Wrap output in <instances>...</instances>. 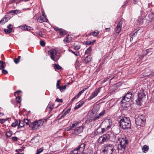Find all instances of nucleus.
<instances>
[{
	"mask_svg": "<svg viewBox=\"0 0 154 154\" xmlns=\"http://www.w3.org/2000/svg\"><path fill=\"white\" fill-rule=\"evenodd\" d=\"M9 19V17L8 16L6 15L2 19V24H4L5 23L8 21Z\"/></svg>",
	"mask_w": 154,
	"mask_h": 154,
	"instance_id": "19",
	"label": "nucleus"
},
{
	"mask_svg": "<svg viewBox=\"0 0 154 154\" xmlns=\"http://www.w3.org/2000/svg\"><path fill=\"white\" fill-rule=\"evenodd\" d=\"M85 145L86 144L84 143H82L78 146L77 149H79L80 151H83L85 149Z\"/></svg>",
	"mask_w": 154,
	"mask_h": 154,
	"instance_id": "15",
	"label": "nucleus"
},
{
	"mask_svg": "<svg viewBox=\"0 0 154 154\" xmlns=\"http://www.w3.org/2000/svg\"><path fill=\"white\" fill-rule=\"evenodd\" d=\"M12 134V132L10 131H8L6 133V136L8 137H10Z\"/></svg>",
	"mask_w": 154,
	"mask_h": 154,
	"instance_id": "39",
	"label": "nucleus"
},
{
	"mask_svg": "<svg viewBox=\"0 0 154 154\" xmlns=\"http://www.w3.org/2000/svg\"><path fill=\"white\" fill-rule=\"evenodd\" d=\"M74 48L75 50H77L80 48V47L78 45H74Z\"/></svg>",
	"mask_w": 154,
	"mask_h": 154,
	"instance_id": "45",
	"label": "nucleus"
},
{
	"mask_svg": "<svg viewBox=\"0 0 154 154\" xmlns=\"http://www.w3.org/2000/svg\"><path fill=\"white\" fill-rule=\"evenodd\" d=\"M4 64H2L0 66V69L2 70L5 68V66L4 65Z\"/></svg>",
	"mask_w": 154,
	"mask_h": 154,
	"instance_id": "50",
	"label": "nucleus"
},
{
	"mask_svg": "<svg viewBox=\"0 0 154 154\" xmlns=\"http://www.w3.org/2000/svg\"><path fill=\"white\" fill-rule=\"evenodd\" d=\"M91 58L90 56H88L85 58V62L86 63H88V62L91 61Z\"/></svg>",
	"mask_w": 154,
	"mask_h": 154,
	"instance_id": "22",
	"label": "nucleus"
},
{
	"mask_svg": "<svg viewBox=\"0 0 154 154\" xmlns=\"http://www.w3.org/2000/svg\"><path fill=\"white\" fill-rule=\"evenodd\" d=\"M24 125L23 124V122L20 120H19V126L18 127V128L19 129L23 127Z\"/></svg>",
	"mask_w": 154,
	"mask_h": 154,
	"instance_id": "26",
	"label": "nucleus"
},
{
	"mask_svg": "<svg viewBox=\"0 0 154 154\" xmlns=\"http://www.w3.org/2000/svg\"><path fill=\"white\" fill-rule=\"evenodd\" d=\"M66 88V85H65L63 86H60L59 88V89L61 92H62L63 91H64Z\"/></svg>",
	"mask_w": 154,
	"mask_h": 154,
	"instance_id": "27",
	"label": "nucleus"
},
{
	"mask_svg": "<svg viewBox=\"0 0 154 154\" xmlns=\"http://www.w3.org/2000/svg\"><path fill=\"white\" fill-rule=\"evenodd\" d=\"M146 119L143 115L137 117L135 119V123L137 125L143 126L145 125Z\"/></svg>",
	"mask_w": 154,
	"mask_h": 154,
	"instance_id": "6",
	"label": "nucleus"
},
{
	"mask_svg": "<svg viewBox=\"0 0 154 154\" xmlns=\"http://www.w3.org/2000/svg\"><path fill=\"white\" fill-rule=\"evenodd\" d=\"M99 31H97V32L95 31H94V32H92V35L93 36L96 37L97 36V35L99 34Z\"/></svg>",
	"mask_w": 154,
	"mask_h": 154,
	"instance_id": "29",
	"label": "nucleus"
},
{
	"mask_svg": "<svg viewBox=\"0 0 154 154\" xmlns=\"http://www.w3.org/2000/svg\"><path fill=\"white\" fill-rule=\"evenodd\" d=\"M138 98L136 100V101L137 105L141 106L143 102H145L146 99L145 95L144 93L142 92L138 93Z\"/></svg>",
	"mask_w": 154,
	"mask_h": 154,
	"instance_id": "5",
	"label": "nucleus"
},
{
	"mask_svg": "<svg viewBox=\"0 0 154 154\" xmlns=\"http://www.w3.org/2000/svg\"><path fill=\"white\" fill-rule=\"evenodd\" d=\"M40 44L42 46L44 47L45 45V43L44 41L42 40L40 41Z\"/></svg>",
	"mask_w": 154,
	"mask_h": 154,
	"instance_id": "41",
	"label": "nucleus"
},
{
	"mask_svg": "<svg viewBox=\"0 0 154 154\" xmlns=\"http://www.w3.org/2000/svg\"><path fill=\"white\" fill-rule=\"evenodd\" d=\"M4 31L6 33V34H9V33H10L12 32L11 29H5Z\"/></svg>",
	"mask_w": 154,
	"mask_h": 154,
	"instance_id": "36",
	"label": "nucleus"
},
{
	"mask_svg": "<svg viewBox=\"0 0 154 154\" xmlns=\"http://www.w3.org/2000/svg\"><path fill=\"white\" fill-rule=\"evenodd\" d=\"M119 123L120 127L123 129L129 128L131 125L129 118L126 117L121 119Z\"/></svg>",
	"mask_w": 154,
	"mask_h": 154,
	"instance_id": "1",
	"label": "nucleus"
},
{
	"mask_svg": "<svg viewBox=\"0 0 154 154\" xmlns=\"http://www.w3.org/2000/svg\"><path fill=\"white\" fill-rule=\"evenodd\" d=\"M117 140L120 141V148L119 146L118 149L119 151V150H124L126 147V145L128 143V140L126 138H121L118 137L117 138Z\"/></svg>",
	"mask_w": 154,
	"mask_h": 154,
	"instance_id": "4",
	"label": "nucleus"
},
{
	"mask_svg": "<svg viewBox=\"0 0 154 154\" xmlns=\"http://www.w3.org/2000/svg\"><path fill=\"white\" fill-rule=\"evenodd\" d=\"M21 29L24 30L26 31H29L31 29V27L29 26H26V25L23 26H19Z\"/></svg>",
	"mask_w": 154,
	"mask_h": 154,
	"instance_id": "16",
	"label": "nucleus"
},
{
	"mask_svg": "<svg viewBox=\"0 0 154 154\" xmlns=\"http://www.w3.org/2000/svg\"><path fill=\"white\" fill-rule=\"evenodd\" d=\"M79 97L77 95L75 97H74L71 100V101L72 102H73V101H74L75 100V99L78 98Z\"/></svg>",
	"mask_w": 154,
	"mask_h": 154,
	"instance_id": "46",
	"label": "nucleus"
},
{
	"mask_svg": "<svg viewBox=\"0 0 154 154\" xmlns=\"http://www.w3.org/2000/svg\"><path fill=\"white\" fill-rule=\"evenodd\" d=\"M149 21L152 22L154 21V13H151L149 14Z\"/></svg>",
	"mask_w": 154,
	"mask_h": 154,
	"instance_id": "17",
	"label": "nucleus"
},
{
	"mask_svg": "<svg viewBox=\"0 0 154 154\" xmlns=\"http://www.w3.org/2000/svg\"><path fill=\"white\" fill-rule=\"evenodd\" d=\"M66 31L63 29H60V35H63L66 34Z\"/></svg>",
	"mask_w": 154,
	"mask_h": 154,
	"instance_id": "25",
	"label": "nucleus"
},
{
	"mask_svg": "<svg viewBox=\"0 0 154 154\" xmlns=\"http://www.w3.org/2000/svg\"><path fill=\"white\" fill-rule=\"evenodd\" d=\"M26 124V125H29V121L28 119H25L24 120Z\"/></svg>",
	"mask_w": 154,
	"mask_h": 154,
	"instance_id": "56",
	"label": "nucleus"
},
{
	"mask_svg": "<svg viewBox=\"0 0 154 154\" xmlns=\"http://www.w3.org/2000/svg\"><path fill=\"white\" fill-rule=\"evenodd\" d=\"M143 22V19L140 17L138 18V19L137 20V24L140 25H141Z\"/></svg>",
	"mask_w": 154,
	"mask_h": 154,
	"instance_id": "21",
	"label": "nucleus"
},
{
	"mask_svg": "<svg viewBox=\"0 0 154 154\" xmlns=\"http://www.w3.org/2000/svg\"><path fill=\"white\" fill-rule=\"evenodd\" d=\"M139 0H133V3L135 4H137L138 2H139Z\"/></svg>",
	"mask_w": 154,
	"mask_h": 154,
	"instance_id": "63",
	"label": "nucleus"
},
{
	"mask_svg": "<svg viewBox=\"0 0 154 154\" xmlns=\"http://www.w3.org/2000/svg\"><path fill=\"white\" fill-rule=\"evenodd\" d=\"M80 151L79 149H78L77 147L75 148L72 151L73 153L74 154H78L79 152Z\"/></svg>",
	"mask_w": 154,
	"mask_h": 154,
	"instance_id": "31",
	"label": "nucleus"
},
{
	"mask_svg": "<svg viewBox=\"0 0 154 154\" xmlns=\"http://www.w3.org/2000/svg\"><path fill=\"white\" fill-rule=\"evenodd\" d=\"M54 29L56 31H60V29H59L58 27H55L54 28Z\"/></svg>",
	"mask_w": 154,
	"mask_h": 154,
	"instance_id": "64",
	"label": "nucleus"
},
{
	"mask_svg": "<svg viewBox=\"0 0 154 154\" xmlns=\"http://www.w3.org/2000/svg\"><path fill=\"white\" fill-rule=\"evenodd\" d=\"M68 38H67V37H66L65 38H64L63 39V41L65 43H67L69 42H68Z\"/></svg>",
	"mask_w": 154,
	"mask_h": 154,
	"instance_id": "47",
	"label": "nucleus"
},
{
	"mask_svg": "<svg viewBox=\"0 0 154 154\" xmlns=\"http://www.w3.org/2000/svg\"><path fill=\"white\" fill-rule=\"evenodd\" d=\"M110 137V136L108 134H104L103 136H101L99 138L97 141L100 144H101L109 140Z\"/></svg>",
	"mask_w": 154,
	"mask_h": 154,
	"instance_id": "8",
	"label": "nucleus"
},
{
	"mask_svg": "<svg viewBox=\"0 0 154 154\" xmlns=\"http://www.w3.org/2000/svg\"><path fill=\"white\" fill-rule=\"evenodd\" d=\"M101 117L100 116L99 114L95 115L94 117H93L92 120L93 121H95L98 119H99Z\"/></svg>",
	"mask_w": 154,
	"mask_h": 154,
	"instance_id": "23",
	"label": "nucleus"
},
{
	"mask_svg": "<svg viewBox=\"0 0 154 154\" xmlns=\"http://www.w3.org/2000/svg\"><path fill=\"white\" fill-rule=\"evenodd\" d=\"M114 150V147L113 145L111 144H107L104 146L103 152L107 154H112Z\"/></svg>",
	"mask_w": 154,
	"mask_h": 154,
	"instance_id": "7",
	"label": "nucleus"
},
{
	"mask_svg": "<svg viewBox=\"0 0 154 154\" xmlns=\"http://www.w3.org/2000/svg\"><path fill=\"white\" fill-rule=\"evenodd\" d=\"M46 120L45 119L36 120L29 125V126L33 130H37L39 129L43 125L44 123L46 122Z\"/></svg>",
	"mask_w": 154,
	"mask_h": 154,
	"instance_id": "2",
	"label": "nucleus"
},
{
	"mask_svg": "<svg viewBox=\"0 0 154 154\" xmlns=\"http://www.w3.org/2000/svg\"><path fill=\"white\" fill-rule=\"evenodd\" d=\"M84 102L81 101L80 103L77 105L74 108L75 109H77L81 107V106L84 103Z\"/></svg>",
	"mask_w": 154,
	"mask_h": 154,
	"instance_id": "24",
	"label": "nucleus"
},
{
	"mask_svg": "<svg viewBox=\"0 0 154 154\" xmlns=\"http://www.w3.org/2000/svg\"><path fill=\"white\" fill-rule=\"evenodd\" d=\"M14 61L16 64H17L19 62V59L16 58L14 60Z\"/></svg>",
	"mask_w": 154,
	"mask_h": 154,
	"instance_id": "48",
	"label": "nucleus"
},
{
	"mask_svg": "<svg viewBox=\"0 0 154 154\" xmlns=\"http://www.w3.org/2000/svg\"><path fill=\"white\" fill-rule=\"evenodd\" d=\"M102 125L106 128L107 129H109L112 126V121L109 119H106L102 122Z\"/></svg>",
	"mask_w": 154,
	"mask_h": 154,
	"instance_id": "10",
	"label": "nucleus"
},
{
	"mask_svg": "<svg viewBox=\"0 0 154 154\" xmlns=\"http://www.w3.org/2000/svg\"><path fill=\"white\" fill-rule=\"evenodd\" d=\"M90 51L88 50H86L85 52V54H88L90 53Z\"/></svg>",
	"mask_w": 154,
	"mask_h": 154,
	"instance_id": "61",
	"label": "nucleus"
},
{
	"mask_svg": "<svg viewBox=\"0 0 154 154\" xmlns=\"http://www.w3.org/2000/svg\"><path fill=\"white\" fill-rule=\"evenodd\" d=\"M18 11L17 10H11L9 11L8 12L9 13H14V14H17V11Z\"/></svg>",
	"mask_w": 154,
	"mask_h": 154,
	"instance_id": "43",
	"label": "nucleus"
},
{
	"mask_svg": "<svg viewBox=\"0 0 154 154\" xmlns=\"http://www.w3.org/2000/svg\"><path fill=\"white\" fill-rule=\"evenodd\" d=\"M55 69H61V67L58 64H55L54 66Z\"/></svg>",
	"mask_w": 154,
	"mask_h": 154,
	"instance_id": "34",
	"label": "nucleus"
},
{
	"mask_svg": "<svg viewBox=\"0 0 154 154\" xmlns=\"http://www.w3.org/2000/svg\"><path fill=\"white\" fill-rule=\"evenodd\" d=\"M43 150V149L42 148H40L37 149V153L35 154H39L41 153Z\"/></svg>",
	"mask_w": 154,
	"mask_h": 154,
	"instance_id": "35",
	"label": "nucleus"
},
{
	"mask_svg": "<svg viewBox=\"0 0 154 154\" xmlns=\"http://www.w3.org/2000/svg\"><path fill=\"white\" fill-rule=\"evenodd\" d=\"M21 91L20 90H18L17 91V92H15L14 94V96H16V94H19L20 92H21Z\"/></svg>",
	"mask_w": 154,
	"mask_h": 154,
	"instance_id": "53",
	"label": "nucleus"
},
{
	"mask_svg": "<svg viewBox=\"0 0 154 154\" xmlns=\"http://www.w3.org/2000/svg\"><path fill=\"white\" fill-rule=\"evenodd\" d=\"M18 124V121L17 120H15V122H14L12 124L11 126L12 127H16Z\"/></svg>",
	"mask_w": 154,
	"mask_h": 154,
	"instance_id": "33",
	"label": "nucleus"
},
{
	"mask_svg": "<svg viewBox=\"0 0 154 154\" xmlns=\"http://www.w3.org/2000/svg\"><path fill=\"white\" fill-rule=\"evenodd\" d=\"M122 24V23L121 21L119 22L115 29L116 32V33H119L120 32Z\"/></svg>",
	"mask_w": 154,
	"mask_h": 154,
	"instance_id": "14",
	"label": "nucleus"
},
{
	"mask_svg": "<svg viewBox=\"0 0 154 154\" xmlns=\"http://www.w3.org/2000/svg\"><path fill=\"white\" fill-rule=\"evenodd\" d=\"M101 88H100L96 89L92 93L91 96H90L88 99V100H91L95 97L97 96L98 94L100 92Z\"/></svg>",
	"mask_w": 154,
	"mask_h": 154,
	"instance_id": "11",
	"label": "nucleus"
},
{
	"mask_svg": "<svg viewBox=\"0 0 154 154\" xmlns=\"http://www.w3.org/2000/svg\"><path fill=\"white\" fill-rule=\"evenodd\" d=\"M105 113V111L104 110H103L99 114L100 117H101L103 116Z\"/></svg>",
	"mask_w": 154,
	"mask_h": 154,
	"instance_id": "38",
	"label": "nucleus"
},
{
	"mask_svg": "<svg viewBox=\"0 0 154 154\" xmlns=\"http://www.w3.org/2000/svg\"><path fill=\"white\" fill-rule=\"evenodd\" d=\"M48 20L44 13H43L42 16H40L37 19V21L40 23L47 22Z\"/></svg>",
	"mask_w": 154,
	"mask_h": 154,
	"instance_id": "12",
	"label": "nucleus"
},
{
	"mask_svg": "<svg viewBox=\"0 0 154 154\" xmlns=\"http://www.w3.org/2000/svg\"><path fill=\"white\" fill-rule=\"evenodd\" d=\"M12 139L14 141H17L18 140V138L16 137H12Z\"/></svg>",
	"mask_w": 154,
	"mask_h": 154,
	"instance_id": "51",
	"label": "nucleus"
},
{
	"mask_svg": "<svg viewBox=\"0 0 154 154\" xmlns=\"http://www.w3.org/2000/svg\"><path fill=\"white\" fill-rule=\"evenodd\" d=\"M132 94V93L128 92L123 97L121 102L123 106L126 107L129 106V104H128L131 98Z\"/></svg>",
	"mask_w": 154,
	"mask_h": 154,
	"instance_id": "3",
	"label": "nucleus"
},
{
	"mask_svg": "<svg viewBox=\"0 0 154 154\" xmlns=\"http://www.w3.org/2000/svg\"><path fill=\"white\" fill-rule=\"evenodd\" d=\"M21 97L20 96H18L16 98V102L18 103H20L21 100Z\"/></svg>",
	"mask_w": 154,
	"mask_h": 154,
	"instance_id": "30",
	"label": "nucleus"
},
{
	"mask_svg": "<svg viewBox=\"0 0 154 154\" xmlns=\"http://www.w3.org/2000/svg\"><path fill=\"white\" fill-rule=\"evenodd\" d=\"M109 130V129H107L105 127L104 128H102L101 133H103L105 132H106V131Z\"/></svg>",
	"mask_w": 154,
	"mask_h": 154,
	"instance_id": "42",
	"label": "nucleus"
},
{
	"mask_svg": "<svg viewBox=\"0 0 154 154\" xmlns=\"http://www.w3.org/2000/svg\"><path fill=\"white\" fill-rule=\"evenodd\" d=\"M81 122L80 121H75L72 124L71 127L72 129L75 127H77L78 126V125Z\"/></svg>",
	"mask_w": 154,
	"mask_h": 154,
	"instance_id": "18",
	"label": "nucleus"
},
{
	"mask_svg": "<svg viewBox=\"0 0 154 154\" xmlns=\"http://www.w3.org/2000/svg\"><path fill=\"white\" fill-rule=\"evenodd\" d=\"M66 37L68 38V42H69L72 40V37L71 36L69 35H68Z\"/></svg>",
	"mask_w": 154,
	"mask_h": 154,
	"instance_id": "44",
	"label": "nucleus"
},
{
	"mask_svg": "<svg viewBox=\"0 0 154 154\" xmlns=\"http://www.w3.org/2000/svg\"><path fill=\"white\" fill-rule=\"evenodd\" d=\"M60 80H57V89H59L60 87Z\"/></svg>",
	"mask_w": 154,
	"mask_h": 154,
	"instance_id": "37",
	"label": "nucleus"
},
{
	"mask_svg": "<svg viewBox=\"0 0 154 154\" xmlns=\"http://www.w3.org/2000/svg\"><path fill=\"white\" fill-rule=\"evenodd\" d=\"M56 101L58 102L62 103L63 102V100L62 99H60L59 98H57L56 99Z\"/></svg>",
	"mask_w": 154,
	"mask_h": 154,
	"instance_id": "52",
	"label": "nucleus"
},
{
	"mask_svg": "<svg viewBox=\"0 0 154 154\" xmlns=\"http://www.w3.org/2000/svg\"><path fill=\"white\" fill-rule=\"evenodd\" d=\"M7 28L8 29H11L12 30V28H13V27L12 26V25H11V24H10L7 27Z\"/></svg>",
	"mask_w": 154,
	"mask_h": 154,
	"instance_id": "49",
	"label": "nucleus"
},
{
	"mask_svg": "<svg viewBox=\"0 0 154 154\" xmlns=\"http://www.w3.org/2000/svg\"><path fill=\"white\" fill-rule=\"evenodd\" d=\"M5 122V120H4V119H0V123L2 124Z\"/></svg>",
	"mask_w": 154,
	"mask_h": 154,
	"instance_id": "58",
	"label": "nucleus"
},
{
	"mask_svg": "<svg viewBox=\"0 0 154 154\" xmlns=\"http://www.w3.org/2000/svg\"><path fill=\"white\" fill-rule=\"evenodd\" d=\"M67 114V113L66 112H65L64 114L61 116V118L64 117L65 116H66Z\"/></svg>",
	"mask_w": 154,
	"mask_h": 154,
	"instance_id": "59",
	"label": "nucleus"
},
{
	"mask_svg": "<svg viewBox=\"0 0 154 154\" xmlns=\"http://www.w3.org/2000/svg\"><path fill=\"white\" fill-rule=\"evenodd\" d=\"M36 140V142H38V140L37 139L36 137H34V138H33V139L31 140V141L32 142H33V141H34V140Z\"/></svg>",
	"mask_w": 154,
	"mask_h": 154,
	"instance_id": "62",
	"label": "nucleus"
},
{
	"mask_svg": "<svg viewBox=\"0 0 154 154\" xmlns=\"http://www.w3.org/2000/svg\"><path fill=\"white\" fill-rule=\"evenodd\" d=\"M152 75V76L153 75L151 73H147L146 75H143L144 76L146 77L147 76H149Z\"/></svg>",
	"mask_w": 154,
	"mask_h": 154,
	"instance_id": "57",
	"label": "nucleus"
},
{
	"mask_svg": "<svg viewBox=\"0 0 154 154\" xmlns=\"http://www.w3.org/2000/svg\"><path fill=\"white\" fill-rule=\"evenodd\" d=\"M96 40H94L92 42L90 41H87L86 42V44L87 45H93L94 43L95 42Z\"/></svg>",
	"mask_w": 154,
	"mask_h": 154,
	"instance_id": "32",
	"label": "nucleus"
},
{
	"mask_svg": "<svg viewBox=\"0 0 154 154\" xmlns=\"http://www.w3.org/2000/svg\"><path fill=\"white\" fill-rule=\"evenodd\" d=\"M48 53L50 56L51 59L54 61L57 60V52L56 50L51 49L48 51Z\"/></svg>",
	"mask_w": 154,
	"mask_h": 154,
	"instance_id": "9",
	"label": "nucleus"
},
{
	"mask_svg": "<svg viewBox=\"0 0 154 154\" xmlns=\"http://www.w3.org/2000/svg\"><path fill=\"white\" fill-rule=\"evenodd\" d=\"M73 53L76 56H79V53H78L77 52H74Z\"/></svg>",
	"mask_w": 154,
	"mask_h": 154,
	"instance_id": "60",
	"label": "nucleus"
},
{
	"mask_svg": "<svg viewBox=\"0 0 154 154\" xmlns=\"http://www.w3.org/2000/svg\"><path fill=\"white\" fill-rule=\"evenodd\" d=\"M88 87L87 88H85L82 91H81L80 92H79L78 94H77L78 96L79 97L81 95V94L83 93L88 88Z\"/></svg>",
	"mask_w": 154,
	"mask_h": 154,
	"instance_id": "28",
	"label": "nucleus"
},
{
	"mask_svg": "<svg viewBox=\"0 0 154 154\" xmlns=\"http://www.w3.org/2000/svg\"><path fill=\"white\" fill-rule=\"evenodd\" d=\"M84 129V127L82 126L77 127L74 130V133L76 135L79 134L82 132Z\"/></svg>",
	"mask_w": 154,
	"mask_h": 154,
	"instance_id": "13",
	"label": "nucleus"
},
{
	"mask_svg": "<svg viewBox=\"0 0 154 154\" xmlns=\"http://www.w3.org/2000/svg\"><path fill=\"white\" fill-rule=\"evenodd\" d=\"M2 70V73H3L5 74H7L8 73V72L6 70H5L4 69H3Z\"/></svg>",
	"mask_w": 154,
	"mask_h": 154,
	"instance_id": "54",
	"label": "nucleus"
},
{
	"mask_svg": "<svg viewBox=\"0 0 154 154\" xmlns=\"http://www.w3.org/2000/svg\"><path fill=\"white\" fill-rule=\"evenodd\" d=\"M72 129V128L70 126V127H68V128H66V131H70Z\"/></svg>",
	"mask_w": 154,
	"mask_h": 154,
	"instance_id": "55",
	"label": "nucleus"
},
{
	"mask_svg": "<svg viewBox=\"0 0 154 154\" xmlns=\"http://www.w3.org/2000/svg\"><path fill=\"white\" fill-rule=\"evenodd\" d=\"M149 147L148 146H147L146 145H145L143 146V147L142 148V150L143 151V152L146 153L147 152L148 149H149Z\"/></svg>",
	"mask_w": 154,
	"mask_h": 154,
	"instance_id": "20",
	"label": "nucleus"
},
{
	"mask_svg": "<svg viewBox=\"0 0 154 154\" xmlns=\"http://www.w3.org/2000/svg\"><path fill=\"white\" fill-rule=\"evenodd\" d=\"M110 78V76H108L106 78H105L102 81V83H105Z\"/></svg>",
	"mask_w": 154,
	"mask_h": 154,
	"instance_id": "40",
	"label": "nucleus"
}]
</instances>
